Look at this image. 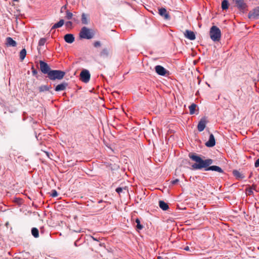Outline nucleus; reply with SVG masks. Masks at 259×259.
<instances>
[{
  "mask_svg": "<svg viewBox=\"0 0 259 259\" xmlns=\"http://www.w3.org/2000/svg\"><path fill=\"white\" fill-rule=\"evenodd\" d=\"M189 157L192 160L195 162V163L192 165V168L193 169L204 168L205 170L215 171L220 173L224 172L223 170L218 166H209L213 163V160L211 159L203 160L195 153H190Z\"/></svg>",
  "mask_w": 259,
  "mask_h": 259,
  "instance_id": "1",
  "label": "nucleus"
},
{
  "mask_svg": "<svg viewBox=\"0 0 259 259\" xmlns=\"http://www.w3.org/2000/svg\"><path fill=\"white\" fill-rule=\"evenodd\" d=\"M209 35L213 41H219L221 37V30L217 26H212L210 29Z\"/></svg>",
  "mask_w": 259,
  "mask_h": 259,
  "instance_id": "2",
  "label": "nucleus"
},
{
  "mask_svg": "<svg viewBox=\"0 0 259 259\" xmlns=\"http://www.w3.org/2000/svg\"><path fill=\"white\" fill-rule=\"evenodd\" d=\"M79 35L81 38L90 39L94 37L95 33L92 29L83 27L81 29Z\"/></svg>",
  "mask_w": 259,
  "mask_h": 259,
  "instance_id": "3",
  "label": "nucleus"
},
{
  "mask_svg": "<svg viewBox=\"0 0 259 259\" xmlns=\"http://www.w3.org/2000/svg\"><path fill=\"white\" fill-rule=\"evenodd\" d=\"M65 74V72L59 70H53L51 72H49V75L48 77L51 80H60L62 79Z\"/></svg>",
  "mask_w": 259,
  "mask_h": 259,
  "instance_id": "4",
  "label": "nucleus"
},
{
  "mask_svg": "<svg viewBox=\"0 0 259 259\" xmlns=\"http://www.w3.org/2000/svg\"><path fill=\"white\" fill-rule=\"evenodd\" d=\"M91 74L89 71L87 69L82 70L80 73V79L84 83H87L90 81Z\"/></svg>",
  "mask_w": 259,
  "mask_h": 259,
  "instance_id": "5",
  "label": "nucleus"
},
{
  "mask_svg": "<svg viewBox=\"0 0 259 259\" xmlns=\"http://www.w3.org/2000/svg\"><path fill=\"white\" fill-rule=\"evenodd\" d=\"M235 6L241 11H244L247 5L244 3V0H232Z\"/></svg>",
  "mask_w": 259,
  "mask_h": 259,
  "instance_id": "6",
  "label": "nucleus"
},
{
  "mask_svg": "<svg viewBox=\"0 0 259 259\" xmlns=\"http://www.w3.org/2000/svg\"><path fill=\"white\" fill-rule=\"evenodd\" d=\"M39 65H40V69L41 71L44 74H47L48 76L49 75V72H51L52 70H51L50 67L48 65V64L42 61H39Z\"/></svg>",
  "mask_w": 259,
  "mask_h": 259,
  "instance_id": "7",
  "label": "nucleus"
},
{
  "mask_svg": "<svg viewBox=\"0 0 259 259\" xmlns=\"http://www.w3.org/2000/svg\"><path fill=\"white\" fill-rule=\"evenodd\" d=\"M156 72L160 75L165 76L169 74V71L161 65H157L155 67Z\"/></svg>",
  "mask_w": 259,
  "mask_h": 259,
  "instance_id": "8",
  "label": "nucleus"
},
{
  "mask_svg": "<svg viewBox=\"0 0 259 259\" xmlns=\"http://www.w3.org/2000/svg\"><path fill=\"white\" fill-rule=\"evenodd\" d=\"M207 122L206 118L205 117L200 119L197 125V128L199 132H202L204 130Z\"/></svg>",
  "mask_w": 259,
  "mask_h": 259,
  "instance_id": "9",
  "label": "nucleus"
},
{
  "mask_svg": "<svg viewBox=\"0 0 259 259\" xmlns=\"http://www.w3.org/2000/svg\"><path fill=\"white\" fill-rule=\"evenodd\" d=\"M110 50L107 48L103 49L99 53V56L101 58H106L110 56Z\"/></svg>",
  "mask_w": 259,
  "mask_h": 259,
  "instance_id": "10",
  "label": "nucleus"
},
{
  "mask_svg": "<svg viewBox=\"0 0 259 259\" xmlns=\"http://www.w3.org/2000/svg\"><path fill=\"white\" fill-rule=\"evenodd\" d=\"M159 15L163 17L164 19L165 20H169L170 19V16L167 13L166 9L164 8H161L160 9H159Z\"/></svg>",
  "mask_w": 259,
  "mask_h": 259,
  "instance_id": "11",
  "label": "nucleus"
},
{
  "mask_svg": "<svg viewBox=\"0 0 259 259\" xmlns=\"http://www.w3.org/2000/svg\"><path fill=\"white\" fill-rule=\"evenodd\" d=\"M249 18H253L255 19H259V7L254 9L252 12H250L248 14Z\"/></svg>",
  "mask_w": 259,
  "mask_h": 259,
  "instance_id": "12",
  "label": "nucleus"
},
{
  "mask_svg": "<svg viewBox=\"0 0 259 259\" xmlns=\"http://www.w3.org/2000/svg\"><path fill=\"white\" fill-rule=\"evenodd\" d=\"M184 36L185 37L191 40H193L196 38L195 34L194 32L189 30H186L184 32Z\"/></svg>",
  "mask_w": 259,
  "mask_h": 259,
  "instance_id": "13",
  "label": "nucleus"
},
{
  "mask_svg": "<svg viewBox=\"0 0 259 259\" xmlns=\"http://www.w3.org/2000/svg\"><path fill=\"white\" fill-rule=\"evenodd\" d=\"M215 144L214 137L213 134H211L209 136L208 141L205 143L206 146L207 147H212Z\"/></svg>",
  "mask_w": 259,
  "mask_h": 259,
  "instance_id": "14",
  "label": "nucleus"
},
{
  "mask_svg": "<svg viewBox=\"0 0 259 259\" xmlns=\"http://www.w3.org/2000/svg\"><path fill=\"white\" fill-rule=\"evenodd\" d=\"M6 45L7 47H16L17 42L11 37H8L6 39Z\"/></svg>",
  "mask_w": 259,
  "mask_h": 259,
  "instance_id": "15",
  "label": "nucleus"
},
{
  "mask_svg": "<svg viewBox=\"0 0 259 259\" xmlns=\"http://www.w3.org/2000/svg\"><path fill=\"white\" fill-rule=\"evenodd\" d=\"M65 41L69 44H71L74 41V37L72 34H67L64 37Z\"/></svg>",
  "mask_w": 259,
  "mask_h": 259,
  "instance_id": "16",
  "label": "nucleus"
},
{
  "mask_svg": "<svg viewBox=\"0 0 259 259\" xmlns=\"http://www.w3.org/2000/svg\"><path fill=\"white\" fill-rule=\"evenodd\" d=\"M68 85V83L65 82H63L61 84H58L55 88V91L57 92L64 91L66 89Z\"/></svg>",
  "mask_w": 259,
  "mask_h": 259,
  "instance_id": "17",
  "label": "nucleus"
},
{
  "mask_svg": "<svg viewBox=\"0 0 259 259\" xmlns=\"http://www.w3.org/2000/svg\"><path fill=\"white\" fill-rule=\"evenodd\" d=\"M159 206L160 208L163 210H166L169 208V206L167 203L163 200H160L159 201Z\"/></svg>",
  "mask_w": 259,
  "mask_h": 259,
  "instance_id": "18",
  "label": "nucleus"
},
{
  "mask_svg": "<svg viewBox=\"0 0 259 259\" xmlns=\"http://www.w3.org/2000/svg\"><path fill=\"white\" fill-rule=\"evenodd\" d=\"M64 24L63 19H61L58 23L55 24L52 27V29L60 28L62 27Z\"/></svg>",
  "mask_w": 259,
  "mask_h": 259,
  "instance_id": "19",
  "label": "nucleus"
},
{
  "mask_svg": "<svg viewBox=\"0 0 259 259\" xmlns=\"http://www.w3.org/2000/svg\"><path fill=\"white\" fill-rule=\"evenodd\" d=\"M50 89H51V87L50 85L48 86L44 85L39 87L38 88V90L39 92H42L47 91H49Z\"/></svg>",
  "mask_w": 259,
  "mask_h": 259,
  "instance_id": "20",
  "label": "nucleus"
},
{
  "mask_svg": "<svg viewBox=\"0 0 259 259\" xmlns=\"http://www.w3.org/2000/svg\"><path fill=\"white\" fill-rule=\"evenodd\" d=\"M234 176L237 179H243L244 177L237 170H234L233 171Z\"/></svg>",
  "mask_w": 259,
  "mask_h": 259,
  "instance_id": "21",
  "label": "nucleus"
},
{
  "mask_svg": "<svg viewBox=\"0 0 259 259\" xmlns=\"http://www.w3.org/2000/svg\"><path fill=\"white\" fill-rule=\"evenodd\" d=\"M31 234L35 238H38L39 237V231L36 228H32L31 229Z\"/></svg>",
  "mask_w": 259,
  "mask_h": 259,
  "instance_id": "22",
  "label": "nucleus"
},
{
  "mask_svg": "<svg viewBox=\"0 0 259 259\" xmlns=\"http://www.w3.org/2000/svg\"><path fill=\"white\" fill-rule=\"evenodd\" d=\"M26 55V50L25 49H23L20 52L19 56L21 61H23L25 58Z\"/></svg>",
  "mask_w": 259,
  "mask_h": 259,
  "instance_id": "23",
  "label": "nucleus"
},
{
  "mask_svg": "<svg viewBox=\"0 0 259 259\" xmlns=\"http://www.w3.org/2000/svg\"><path fill=\"white\" fill-rule=\"evenodd\" d=\"M196 106L197 105L193 103L189 107L190 114L192 115L195 113Z\"/></svg>",
  "mask_w": 259,
  "mask_h": 259,
  "instance_id": "24",
  "label": "nucleus"
},
{
  "mask_svg": "<svg viewBox=\"0 0 259 259\" xmlns=\"http://www.w3.org/2000/svg\"><path fill=\"white\" fill-rule=\"evenodd\" d=\"M229 7V3L227 0H223L222 2V9L224 10L228 9Z\"/></svg>",
  "mask_w": 259,
  "mask_h": 259,
  "instance_id": "25",
  "label": "nucleus"
},
{
  "mask_svg": "<svg viewBox=\"0 0 259 259\" xmlns=\"http://www.w3.org/2000/svg\"><path fill=\"white\" fill-rule=\"evenodd\" d=\"M81 22L83 24H88L89 20L84 13H83L81 15Z\"/></svg>",
  "mask_w": 259,
  "mask_h": 259,
  "instance_id": "26",
  "label": "nucleus"
},
{
  "mask_svg": "<svg viewBox=\"0 0 259 259\" xmlns=\"http://www.w3.org/2000/svg\"><path fill=\"white\" fill-rule=\"evenodd\" d=\"M135 222L137 223V229L139 230H142L143 228V226L141 225L140 220L139 219H136Z\"/></svg>",
  "mask_w": 259,
  "mask_h": 259,
  "instance_id": "27",
  "label": "nucleus"
},
{
  "mask_svg": "<svg viewBox=\"0 0 259 259\" xmlns=\"http://www.w3.org/2000/svg\"><path fill=\"white\" fill-rule=\"evenodd\" d=\"M66 14L65 18L68 20L71 19L73 16L72 13H71L70 12H69L67 10L66 11Z\"/></svg>",
  "mask_w": 259,
  "mask_h": 259,
  "instance_id": "28",
  "label": "nucleus"
},
{
  "mask_svg": "<svg viewBox=\"0 0 259 259\" xmlns=\"http://www.w3.org/2000/svg\"><path fill=\"white\" fill-rule=\"evenodd\" d=\"M47 40L45 38H41L38 42V45L39 46H43L45 44Z\"/></svg>",
  "mask_w": 259,
  "mask_h": 259,
  "instance_id": "29",
  "label": "nucleus"
},
{
  "mask_svg": "<svg viewBox=\"0 0 259 259\" xmlns=\"http://www.w3.org/2000/svg\"><path fill=\"white\" fill-rule=\"evenodd\" d=\"M95 48H98L101 46V42L100 41H96L93 44Z\"/></svg>",
  "mask_w": 259,
  "mask_h": 259,
  "instance_id": "30",
  "label": "nucleus"
},
{
  "mask_svg": "<svg viewBox=\"0 0 259 259\" xmlns=\"http://www.w3.org/2000/svg\"><path fill=\"white\" fill-rule=\"evenodd\" d=\"M253 193L252 189L250 188L249 189H246V194L248 195H250Z\"/></svg>",
  "mask_w": 259,
  "mask_h": 259,
  "instance_id": "31",
  "label": "nucleus"
},
{
  "mask_svg": "<svg viewBox=\"0 0 259 259\" xmlns=\"http://www.w3.org/2000/svg\"><path fill=\"white\" fill-rule=\"evenodd\" d=\"M123 189L126 190L125 188H122L121 187H118L116 189V192L117 193H118V194H120V193H121L122 192Z\"/></svg>",
  "mask_w": 259,
  "mask_h": 259,
  "instance_id": "32",
  "label": "nucleus"
},
{
  "mask_svg": "<svg viewBox=\"0 0 259 259\" xmlns=\"http://www.w3.org/2000/svg\"><path fill=\"white\" fill-rule=\"evenodd\" d=\"M58 193L56 191V190H53L52 191V194H51V196L53 197H57L58 196Z\"/></svg>",
  "mask_w": 259,
  "mask_h": 259,
  "instance_id": "33",
  "label": "nucleus"
},
{
  "mask_svg": "<svg viewBox=\"0 0 259 259\" xmlns=\"http://www.w3.org/2000/svg\"><path fill=\"white\" fill-rule=\"evenodd\" d=\"M65 25L67 28H71L72 25V23L71 21H68L65 23Z\"/></svg>",
  "mask_w": 259,
  "mask_h": 259,
  "instance_id": "34",
  "label": "nucleus"
},
{
  "mask_svg": "<svg viewBox=\"0 0 259 259\" xmlns=\"http://www.w3.org/2000/svg\"><path fill=\"white\" fill-rule=\"evenodd\" d=\"M32 73L33 75H35L37 73V71L33 67H32Z\"/></svg>",
  "mask_w": 259,
  "mask_h": 259,
  "instance_id": "35",
  "label": "nucleus"
},
{
  "mask_svg": "<svg viewBox=\"0 0 259 259\" xmlns=\"http://www.w3.org/2000/svg\"><path fill=\"white\" fill-rule=\"evenodd\" d=\"M179 182V179H176L172 181L171 182V183L172 184V185H176L177 184L178 182Z\"/></svg>",
  "mask_w": 259,
  "mask_h": 259,
  "instance_id": "36",
  "label": "nucleus"
},
{
  "mask_svg": "<svg viewBox=\"0 0 259 259\" xmlns=\"http://www.w3.org/2000/svg\"><path fill=\"white\" fill-rule=\"evenodd\" d=\"M254 166L255 167H259V158L257 159L256 161L255 162V163H254Z\"/></svg>",
  "mask_w": 259,
  "mask_h": 259,
  "instance_id": "37",
  "label": "nucleus"
},
{
  "mask_svg": "<svg viewBox=\"0 0 259 259\" xmlns=\"http://www.w3.org/2000/svg\"><path fill=\"white\" fill-rule=\"evenodd\" d=\"M67 9V6L66 5H65V6H63V7H62V8H61V13H62L63 12V11L64 10H66Z\"/></svg>",
  "mask_w": 259,
  "mask_h": 259,
  "instance_id": "38",
  "label": "nucleus"
},
{
  "mask_svg": "<svg viewBox=\"0 0 259 259\" xmlns=\"http://www.w3.org/2000/svg\"><path fill=\"white\" fill-rule=\"evenodd\" d=\"M91 237L95 241H99V240L97 238H95V237H94L93 236H91Z\"/></svg>",
  "mask_w": 259,
  "mask_h": 259,
  "instance_id": "39",
  "label": "nucleus"
},
{
  "mask_svg": "<svg viewBox=\"0 0 259 259\" xmlns=\"http://www.w3.org/2000/svg\"><path fill=\"white\" fill-rule=\"evenodd\" d=\"M184 250H186V251H189L190 249H189V247L188 246H186L184 248Z\"/></svg>",
  "mask_w": 259,
  "mask_h": 259,
  "instance_id": "40",
  "label": "nucleus"
},
{
  "mask_svg": "<svg viewBox=\"0 0 259 259\" xmlns=\"http://www.w3.org/2000/svg\"><path fill=\"white\" fill-rule=\"evenodd\" d=\"M13 1H15V2H18L19 0H13Z\"/></svg>",
  "mask_w": 259,
  "mask_h": 259,
  "instance_id": "41",
  "label": "nucleus"
}]
</instances>
